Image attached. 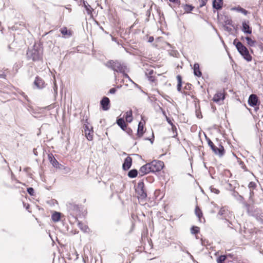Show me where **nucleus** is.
Segmentation results:
<instances>
[{
	"mask_svg": "<svg viewBox=\"0 0 263 263\" xmlns=\"http://www.w3.org/2000/svg\"><path fill=\"white\" fill-rule=\"evenodd\" d=\"M26 58L28 60L36 62H43V48L40 44L35 43L31 48L27 51Z\"/></svg>",
	"mask_w": 263,
	"mask_h": 263,
	"instance_id": "f257e3e1",
	"label": "nucleus"
},
{
	"mask_svg": "<svg viewBox=\"0 0 263 263\" xmlns=\"http://www.w3.org/2000/svg\"><path fill=\"white\" fill-rule=\"evenodd\" d=\"M66 206L68 214L75 220H77L78 217L84 216L85 211H83V207L82 205L77 204L73 202H68Z\"/></svg>",
	"mask_w": 263,
	"mask_h": 263,
	"instance_id": "f03ea898",
	"label": "nucleus"
},
{
	"mask_svg": "<svg viewBox=\"0 0 263 263\" xmlns=\"http://www.w3.org/2000/svg\"><path fill=\"white\" fill-rule=\"evenodd\" d=\"M105 65L107 67L113 70L114 72L121 73L124 78L129 79V76L125 72L127 66L124 63H122L118 61L109 60Z\"/></svg>",
	"mask_w": 263,
	"mask_h": 263,
	"instance_id": "7ed1b4c3",
	"label": "nucleus"
},
{
	"mask_svg": "<svg viewBox=\"0 0 263 263\" xmlns=\"http://www.w3.org/2000/svg\"><path fill=\"white\" fill-rule=\"evenodd\" d=\"M233 44L235 46L239 54L247 62L252 61V55L250 54L247 48L241 42H239L237 39H235L233 41Z\"/></svg>",
	"mask_w": 263,
	"mask_h": 263,
	"instance_id": "20e7f679",
	"label": "nucleus"
},
{
	"mask_svg": "<svg viewBox=\"0 0 263 263\" xmlns=\"http://www.w3.org/2000/svg\"><path fill=\"white\" fill-rule=\"evenodd\" d=\"M243 203L249 216L255 217L258 221L262 220L263 213L260 209L255 208L254 206H251L246 202H243Z\"/></svg>",
	"mask_w": 263,
	"mask_h": 263,
	"instance_id": "39448f33",
	"label": "nucleus"
},
{
	"mask_svg": "<svg viewBox=\"0 0 263 263\" xmlns=\"http://www.w3.org/2000/svg\"><path fill=\"white\" fill-rule=\"evenodd\" d=\"M205 139L208 142V145L210 147L211 149L215 155L219 156L220 157H222L225 152L224 147L221 145H219V147H217L211 140L205 136Z\"/></svg>",
	"mask_w": 263,
	"mask_h": 263,
	"instance_id": "423d86ee",
	"label": "nucleus"
},
{
	"mask_svg": "<svg viewBox=\"0 0 263 263\" xmlns=\"http://www.w3.org/2000/svg\"><path fill=\"white\" fill-rule=\"evenodd\" d=\"M136 192L138 195V198L140 200H145L147 197L146 191L145 189L144 183L143 181L138 183L136 189Z\"/></svg>",
	"mask_w": 263,
	"mask_h": 263,
	"instance_id": "0eeeda50",
	"label": "nucleus"
},
{
	"mask_svg": "<svg viewBox=\"0 0 263 263\" xmlns=\"http://www.w3.org/2000/svg\"><path fill=\"white\" fill-rule=\"evenodd\" d=\"M152 173L160 172L164 167V164L163 161L160 160H153L150 162Z\"/></svg>",
	"mask_w": 263,
	"mask_h": 263,
	"instance_id": "6e6552de",
	"label": "nucleus"
},
{
	"mask_svg": "<svg viewBox=\"0 0 263 263\" xmlns=\"http://www.w3.org/2000/svg\"><path fill=\"white\" fill-rule=\"evenodd\" d=\"M33 86L37 89H42L45 87L46 84L42 78L37 76L33 82Z\"/></svg>",
	"mask_w": 263,
	"mask_h": 263,
	"instance_id": "1a4fd4ad",
	"label": "nucleus"
},
{
	"mask_svg": "<svg viewBox=\"0 0 263 263\" xmlns=\"http://www.w3.org/2000/svg\"><path fill=\"white\" fill-rule=\"evenodd\" d=\"M149 173H152L150 162L147 163L140 168L139 171V177H141Z\"/></svg>",
	"mask_w": 263,
	"mask_h": 263,
	"instance_id": "9d476101",
	"label": "nucleus"
},
{
	"mask_svg": "<svg viewBox=\"0 0 263 263\" xmlns=\"http://www.w3.org/2000/svg\"><path fill=\"white\" fill-rule=\"evenodd\" d=\"M110 100L107 97H103L100 101V106L103 110L106 111L110 108Z\"/></svg>",
	"mask_w": 263,
	"mask_h": 263,
	"instance_id": "9b49d317",
	"label": "nucleus"
},
{
	"mask_svg": "<svg viewBox=\"0 0 263 263\" xmlns=\"http://www.w3.org/2000/svg\"><path fill=\"white\" fill-rule=\"evenodd\" d=\"M248 102L249 105L251 106H259L260 104L258 97L254 94H252L249 96Z\"/></svg>",
	"mask_w": 263,
	"mask_h": 263,
	"instance_id": "f8f14e48",
	"label": "nucleus"
},
{
	"mask_svg": "<svg viewBox=\"0 0 263 263\" xmlns=\"http://www.w3.org/2000/svg\"><path fill=\"white\" fill-rule=\"evenodd\" d=\"M241 30L246 34H251L252 33V29L249 25V22L248 21H244L242 22Z\"/></svg>",
	"mask_w": 263,
	"mask_h": 263,
	"instance_id": "ddd939ff",
	"label": "nucleus"
},
{
	"mask_svg": "<svg viewBox=\"0 0 263 263\" xmlns=\"http://www.w3.org/2000/svg\"><path fill=\"white\" fill-rule=\"evenodd\" d=\"M133 159L132 158L128 156L125 158L124 162L122 164V169L123 170L126 171L129 170L132 165Z\"/></svg>",
	"mask_w": 263,
	"mask_h": 263,
	"instance_id": "4468645a",
	"label": "nucleus"
},
{
	"mask_svg": "<svg viewBox=\"0 0 263 263\" xmlns=\"http://www.w3.org/2000/svg\"><path fill=\"white\" fill-rule=\"evenodd\" d=\"M48 159L53 167L60 168V166H62V165L59 164V162L55 159L52 154L48 155Z\"/></svg>",
	"mask_w": 263,
	"mask_h": 263,
	"instance_id": "2eb2a0df",
	"label": "nucleus"
},
{
	"mask_svg": "<svg viewBox=\"0 0 263 263\" xmlns=\"http://www.w3.org/2000/svg\"><path fill=\"white\" fill-rule=\"evenodd\" d=\"M223 3V0H213V8L217 10H220L222 8Z\"/></svg>",
	"mask_w": 263,
	"mask_h": 263,
	"instance_id": "dca6fc26",
	"label": "nucleus"
},
{
	"mask_svg": "<svg viewBox=\"0 0 263 263\" xmlns=\"http://www.w3.org/2000/svg\"><path fill=\"white\" fill-rule=\"evenodd\" d=\"M193 73L196 77H200L202 76V72L200 69L199 64L198 63H195L194 64Z\"/></svg>",
	"mask_w": 263,
	"mask_h": 263,
	"instance_id": "f3484780",
	"label": "nucleus"
},
{
	"mask_svg": "<svg viewBox=\"0 0 263 263\" xmlns=\"http://www.w3.org/2000/svg\"><path fill=\"white\" fill-rule=\"evenodd\" d=\"M225 96L223 93L221 92H218L214 96L212 100L214 102L218 103L221 100H223Z\"/></svg>",
	"mask_w": 263,
	"mask_h": 263,
	"instance_id": "a211bd4d",
	"label": "nucleus"
},
{
	"mask_svg": "<svg viewBox=\"0 0 263 263\" xmlns=\"http://www.w3.org/2000/svg\"><path fill=\"white\" fill-rule=\"evenodd\" d=\"M116 123L123 130H125V129L126 128L127 124L123 118H118L116 121Z\"/></svg>",
	"mask_w": 263,
	"mask_h": 263,
	"instance_id": "6ab92c4d",
	"label": "nucleus"
},
{
	"mask_svg": "<svg viewBox=\"0 0 263 263\" xmlns=\"http://www.w3.org/2000/svg\"><path fill=\"white\" fill-rule=\"evenodd\" d=\"M144 134V124L140 121L139 122L138 129H137V135L138 137H141Z\"/></svg>",
	"mask_w": 263,
	"mask_h": 263,
	"instance_id": "aec40b11",
	"label": "nucleus"
},
{
	"mask_svg": "<svg viewBox=\"0 0 263 263\" xmlns=\"http://www.w3.org/2000/svg\"><path fill=\"white\" fill-rule=\"evenodd\" d=\"M124 117L127 122L130 123L133 120V111L132 109L126 111Z\"/></svg>",
	"mask_w": 263,
	"mask_h": 263,
	"instance_id": "412c9836",
	"label": "nucleus"
},
{
	"mask_svg": "<svg viewBox=\"0 0 263 263\" xmlns=\"http://www.w3.org/2000/svg\"><path fill=\"white\" fill-rule=\"evenodd\" d=\"M139 172L136 168L130 170L127 173V176L130 178H135L137 177Z\"/></svg>",
	"mask_w": 263,
	"mask_h": 263,
	"instance_id": "4be33fe9",
	"label": "nucleus"
},
{
	"mask_svg": "<svg viewBox=\"0 0 263 263\" xmlns=\"http://www.w3.org/2000/svg\"><path fill=\"white\" fill-rule=\"evenodd\" d=\"M177 91L180 92H182L181 91V88L182 85V77L180 75H177Z\"/></svg>",
	"mask_w": 263,
	"mask_h": 263,
	"instance_id": "5701e85b",
	"label": "nucleus"
},
{
	"mask_svg": "<svg viewBox=\"0 0 263 263\" xmlns=\"http://www.w3.org/2000/svg\"><path fill=\"white\" fill-rule=\"evenodd\" d=\"M61 214L58 212H54L51 215V219L54 222H58L60 220Z\"/></svg>",
	"mask_w": 263,
	"mask_h": 263,
	"instance_id": "b1692460",
	"label": "nucleus"
},
{
	"mask_svg": "<svg viewBox=\"0 0 263 263\" xmlns=\"http://www.w3.org/2000/svg\"><path fill=\"white\" fill-rule=\"evenodd\" d=\"M83 6L85 8L87 13L90 14L92 13V9L91 6L88 4L86 1H83Z\"/></svg>",
	"mask_w": 263,
	"mask_h": 263,
	"instance_id": "393cba45",
	"label": "nucleus"
},
{
	"mask_svg": "<svg viewBox=\"0 0 263 263\" xmlns=\"http://www.w3.org/2000/svg\"><path fill=\"white\" fill-rule=\"evenodd\" d=\"M185 13H190L194 8V6L190 4H185L183 6Z\"/></svg>",
	"mask_w": 263,
	"mask_h": 263,
	"instance_id": "a878e982",
	"label": "nucleus"
},
{
	"mask_svg": "<svg viewBox=\"0 0 263 263\" xmlns=\"http://www.w3.org/2000/svg\"><path fill=\"white\" fill-rule=\"evenodd\" d=\"M93 133V130L92 127H90V130H89L87 133H85V135H86V138L88 140L91 141V140H92V139H93V135H92Z\"/></svg>",
	"mask_w": 263,
	"mask_h": 263,
	"instance_id": "bb28decb",
	"label": "nucleus"
},
{
	"mask_svg": "<svg viewBox=\"0 0 263 263\" xmlns=\"http://www.w3.org/2000/svg\"><path fill=\"white\" fill-rule=\"evenodd\" d=\"M232 10H236L238 12L243 13L244 15H247L248 13L247 10H246V9H243V8H242L240 6H238L237 7H233L232 8Z\"/></svg>",
	"mask_w": 263,
	"mask_h": 263,
	"instance_id": "cd10ccee",
	"label": "nucleus"
},
{
	"mask_svg": "<svg viewBox=\"0 0 263 263\" xmlns=\"http://www.w3.org/2000/svg\"><path fill=\"white\" fill-rule=\"evenodd\" d=\"M229 212L228 210H226L224 208H222L220 209L218 212V214L222 216L223 218L226 219V217L228 214V213Z\"/></svg>",
	"mask_w": 263,
	"mask_h": 263,
	"instance_id": "c85d7f7f",
	"label": "nucleus"
},
{
	"mask_svg": "<svg viewBox=\"0 0 263 263\" xmlns=\"http://www.w3.org/2000/svg\"><path fill=\"white\" fill-rule=\"evenodd\" d=\"M232 195L235 197L237 200L240 201V202H243V200H244V198L240 195L239 194L238 192L235 191H234L233 194H232Z\"/></svg>",
	"mask_w": 263,
	"mask_h": 263,
	"instance_id": "c756f323",
	"label": "nucleus"
},
{
	"mask_svg": "<svg viewBox=\"0 0 263 263\" xmlns=\"http://www.w3.org/2000/svg\"><path fill=\"white\" fill-rule=\"evenodd\" d=\"M61 33L64 35H68L69 36L72 35L70 30H68L66 27H63L60 29Z\"/></svg>",
	"mask_w": 263,
	"mask_h": 263,
	"instance_id": "7c9ffc66",
	"label": "nucleus"
},
{
	"mask_svg": "<svg viewBox=\"0 0 263 263\" xmlns=\"http://www.w3.org/2000/svg\"><path fill=\"white\" fill-rule=\"evenodd\" d=\"M245 39L247 41V43L249 46L253 47L255 46V44L256 43L255 41L252 40L249 36L245 37Z\"/></svg>",
	"mask_w": 263,
	"mask_h": 263,
	"instance_id": "2f4dec72",
	"label": "nucleus"
},
{
	"mask_svg": "<svg viewBox=\"0 0 263 263\" xmlns=\"http://www.w3.org/2000/svg\"><path fill=\"white\" fill-rule=\"evenodd\" d=\"M200 231V228L197 226H192L191 228V232L192 234H197Z\"/></svg>",
	"mask_w": 263,
	"mask_h": 263,
	"instance_id": "473e14b6",
	"label": "nucleus"
},
{
	"mask_svg": "<svg viewBox=\"0 0 263 263\" xmlns=\"http://www.w3.org/2000/svg\"><path fill=\"white\" fill-rule=\"evenodd\" d=\"M195 214L199 219L202 217V212L198 206L195 208Z\"/></svg>",
	"mask_w": 263,
	"mask_h": 263,
	"instance_id": "72a5a7b5",
	"label": "nucleus"
},
{
	"mask_svg": "<svg viewBox=\"0 0 263 263\" xmlns=\"http://www.w3.org/2000/svg\"><path fill=\"white\" fill-rule=\"evenodd\" d=\"M227 258V256L226 255H220L217 257V263H224L225 260Z\"/></svg>",
	"mask_w": 263,
	"mask_h": 263,
	"instance_id": "f704fd0d",
	"label": "nucleus"
},
{
	"mask_svg": "<svg viewBox=\"0 0 263 263\" xmlns=\"http://www.w3.org/2000/svg\"><path fill=\"white\" fill-rule=\"evenodd\" d=\"M221 174L223 176L226 177L227 178H230L232 176V174L231 172L228 170H225L223 171V172L221 173Z\"/></svg>",
	"mask_w": 263,
	"mask_h": 263,
	"instance_id": "c9c22d12",
	"label": "nucleus"
},
{
	"mask_svg": "<svg viewBox=\"0 0 263 263\" xmlns=\"http://www.w3.org/2000/svg\"><path fill=\"white\" fill-rule=\"evenodd\" d=\"M78 224L80 229L84 232H86L88 229V227L87 226H83V223L81 222H79Z\"/></svg>",
	"mask_w": 263,
	"mask_h": 263,
	"instance_id": "e433bc0d",
	"label": "nucleus"
},
{
	"mask_svg": "<svg viewBox=\"0 0 263 263\" xmlns=\"http://www.w3.org/2000/svg\"><path fill=\"white\" fill-rule=\"evenodd\" d=\"M172 130L174 134V135L172 136L173 138H176L177 136V128L175 125L172 126Z\"/></svg>",
	"mask_w": 263,
	"mask_h": 263,
	"instance_id": "4c0bfd02",
	"label": "nucleus"
},
{
	"mask_svg": "<svg viewBox=\"0 0 263 263\" xmlns=\"http://www.w3.org/2000/svg\"><path fill=\"white\" fill-rule=\"evenodd\" d=\"M256 187V184L255 182L251 181L249 183L248 187L251 190V189H254Z\"/></svg>",
	"mask_w": 263,
	"mask_h": 263,
	"instance_id": "58836bf2",
	"label": "nucleus"
},
{
	"mask_svg": "<svg viewBox=\"0 0 263 263\" xmlns=\"http://www.w3.org/2000/svg\"><path fill=\"white\" fill-rule=\"evenodd\" d=\"M27 193L31 196H33L34 193V190L33 187H29L27 189Z\"/></svg>",
	"mask_w": 263,
	"mask_h": 263,
	"instance_id": "ea45409f",
	"label": "nucleus"
},
{
	"mask_svg": "<svg viewBox=\"0 0 263 263\" xmlns=\"http://www.w3.org/2000/svg\"><path fill=\"white\" fill-rule=\"evenodd\" d=\"M86 123L84 124V127L85 133H87V132H88L89 130H90V128H89V127L88 123L87 122V119L86 120Z\"/></svg>",
	"mask_w": 263,
	"mask_h": 263,
	"instance_id": "a19ab883",
	"label": "nucleus"
},
{
	"mask_svg": "<svg viewBox=\"0 0 263 263\" xmlns=\"http://www.w3.org/2000/svg\"><path fill=\"white\" fill-rule=\"evenodd\" d=\"M152 6L146 11V16H147V18L146 19V21L148 22L149 21V17L151 15V12L152 10Z\"/></svg>",
	"mask_w": 263,
	"mask_h": 263,
	"instance_id": "79ce46f5",
	"label": "nucleus"
},
{
	"mask_svg": "<svg viewBox=\"0 0 263 263\" xmlns=\"http://www.w3.org/2000/svg\"><path fill=\"white\" fill-rule=\"evenodd\" d=\"M8 71V69H6L4 71H0V78L5 79L6 78V74L5 73V71Z\"/></svg>",
	"mask_w": 263,
	"mask_h": 263,
	"instance_id": "37998d69",
	"label": "nucleus"
},
{
	"mask_svg": "<svg viewBox=\"0 0 263 263\" xmlns=\"http://www.w3.org/2000/svg\"><path fill=\"white\" fill-rule=\"evenodd\" d=\"M146 180L149 183H153L155 179L153 176H149L146 177Z\"/></svg>",
	"mask_w": 263,
	"mask_h": 263,
	"instance_id": "c03bdc74",
	"label": "nucleus"
},
{
	"mask_svg": "<svg viewBox=\"0 0 263 263\" xmlns=\"http://www.w3.org/2000/svg\"><path fill=\"white\" fill-rule=\"evenodd\" d=\"M210 189L211 192L215 193L216 194H218L220 192V191L218 189L214 188L212 186H211L210 187Z\"/></svg>",
	"mask_w": 263,
	"mask_h": 263,
	"instance_id": "a18cd8bd",
	"label": "nucleus"
},
{
	"mask_svg": "<svg viewBox=\"0 0 263 263\" xmlns=\"http://www.w3.org/2000/svg\"><path fill=\"white\" fill-rule=\"evenodd\" d=\"M200 2L199 7L201 8L205 6L207 3L208 0H198Z\"/></svg>",
	"mask_w": 263,
	"mask_h": 263,
	"instance_id": "49530a36",
	"label": "nucleus"
},
{
	"mask_svg": "<svg viewBox=\"0 0 263 263\" xmlns=\"http://www.w3.org/2000/svg\"><path fill=\"white\" fill-rule=\"evenodd\" d=\"M227 189L229 190L230 191H233V192H234V191H235L234 187L233 186L232 184L230 183H227Z\"/></svg>",
	"mask_w": 263,
	"mask_h": 263,
	"instance_id": "de8ad7c7",
	"label": "nucleus"
},
{
	"mask_svg": "<svg viewBox=\"0 0 263 263\" xmlns=\"http://www.w3.org/2000/svg\"><path fill=\"white\" fill-rule=\"evenodd\" d=\"M192 85L190 83H186L184 87V89L186 90H191L192 89Z\"/></svg>",
	"mask_w": 263,
	"mask_h": 263,
	"instance_id": "09e8293b",
	"label": "nucleus"
},
{
	"mask_svg": "<svg viewBox=\"0 0 263 263\" xmlns=\"http://www.w3.org/2000/svg\"><path fill=\"white\" fill-rule=\"evenodd\" d=\"M127 134H128L129 135H132V133H133V130L132 129L130 128V127H128L127 126H126V128L125 129V130H124Z\"/></svg>",
	"mask_w": 263,
	"mask_h": 263,
	"instance_id": "8fccbe9b",
	"label": "nucleus"
},
{
	"mask_svg": "<svg viewBox=\"0 0 263 263\" xmlns=\"http://www.w3.org/2000/svg\"><path fill=\"white\" fill-rule=\"evenodd\" d=\"M14 44V43H12L8 46V48L10 51H14V48H13Z\"/></svg>",
	"mask_w": 263,
	"mask_h": 263,
	"instance_id": "3c124183",
	"label": "nucleus"
},
{
	"mask_svg": "<svg viewBox=\"0 0 263 263\" xmlns=\"http://www.w3.org/2000/svg\"><path fill=\"white\" fill-rule=\"evenodd\" d=\"M226 23L227 25H230L233 27H234V24H233V21L232 20H228L226 21Z\"/></svg>",
	"mask_w": 263,
	"mask_h": 263,
	"instance_id": "603ef678",
	"label": "nucleus"
},
{
	"mask_svg": "<svg viewBox=\"0 0 263 263\" xmlns=\"http://www.w3.org/2000/svg\"><path fill=\"white\" fill-rule=\"evenodd\" d=\"M153 73H154V70L151 69V70H148V72H146L145 74L147 77H148V76H152L153 74Z\"/></svg>",
	"mask_w": 263,
	"mask_h": 263,
	"instance_id": "864d4df0",
	"label": "nucleus"
},
{
	"mask_svg": "<svg viewBox=\"0 0 263 263\" xmlns=\"http://www.w3.org/2000/svg\"><path fill=\"white\" fill-rule=\"evenodd\" d=\"M171 244L177 245V246L179 247V248H180V247H181L183 246L182 243L180 241H178L177 242H173Z\"/></svg>",
	"mask_w": 263,
	"mask_h": 263,
	"instance_id": "5fc2aeb1",
	"label": "nucleus"
},
{
	"mask_svg": "<svg viewBox=\"0 0 263 263\" xmlns=\"http://www.w3.org/2000/svg\"><path fill=\"white\" fill-rule=\"evenodd\" d=\"M117 91V89L116 88H111L109 89V93H110V94H114L116 93Z\"/></svg>",
	"mask_w": 263,
	"mask_h": 263,
	"instance_id": "6e6d98bb",
	"label": "nucleus"
},
{
	"mask_svg": "<svg viewBox=\"0 0 263 263\" xmlns=\"http://www.w3.org/2000/svg\"><path fill=\"white\" fill-rule=\"evenodd\" d=\"M23 105L29 111H30V109H32L31 106L29 105H27L25 103H23Z\"/></svg>",
	"mask_w": 263,
	"mask_h": 263,
	"instance_id": "4d7b16f0",
	"label": "nucleus"
},
{
	"mask_svg": "<svg viewBox=\"0 0 263 263\" xmlns=\"http://www.w3.org/2000/svg\"><path fill=\"white\" fill-rule=\"evenodd\" d=\"M147 77V78H148V80L149 81H151V82H155V77H153V76H148V77Z\"/></svg>",
	"mask_w": 263,
	"mask_h": 263,
	"instance_id": "13d9d810",
	"label": "nucleus"
},
{
	"mask_svg": "<svg viewBox=\"0 0 263 263\" xmlns=\"http://www.w3.org/2000/svg\"><path fill=\"white\" fill-rule=\"evenodd\" d=\"M169 1L174 4H178V5L180 4V0H169Z\"/></svg>",
	"mask_w": 263,
	"mask_h": 263,
	"instance_id": "bf43d9fd",
	"label": "nucleus"
},
{
	"mask_svg": "<svg viewBox=\"0 0 263 263\" xmlns=\"http://www.w3.org/2000/svg\"><path fill=\"white\" fill-rule=\"evenodd\" d=\"M23 205H24V207L26 209V210H28L29 212H30L29 211V207H30L29 204H28V203H26L25 202H23Z\"/></svg>",
	"mask_w": 263,
	"mask_h": 263,
	"instance_id": "052dcab7",
	"label": "nucleus"
},
{
	"mask_svg": "<svg viewBox=\"0 0 263 263\" xmlns=\"http://www.w3.org/2000/svg\"><path fill=\"white\" fill-rule=\"evenodd\" d=\"M166 121L167 122V123L172 126H173V125H174L173 122H172L171 120L170 119V118H169L168 117H166Z\"/></svg>",
	"mask_w": 263,
	"mask_h": 263,
	"instance_id": "680f3d73",
	"label": "nucleus"
},
{
	"mask_svg": "<svg viewBox=\"0 0 263 263\" xmlns=\"http://www.w3.org/2000/svg\"><path fill=\"white\" fill-rule=\"evenodd\" d=\"M55 95L58 94V86L55 83H54V86L53 87Z\"/></svg>",
	"mask_w": 263,
	"mask_h": 263,
	"instance_id": "e2e57ef3",
	"label": "nucleus"
},
{
	"mask_svg": "<svg viewBox=\"0 0 263 263\" xmlns=\"http://www.w3.org/2000/svg\"><path fill=\"white\" fill-rule=\"evenodd\" d=\"M224 30L228 31V32H231L232 31V29L231 28H230L228 26H224Z\"/></svg>",
	"mask_w": 263,
	"mask_h": 263,
	"instance_id": "0e129e2a",
	"label": "nucleus"
},
{
	"mask_svg": "<svg viewBox=\"0 0 263 263\" xmlns=\"http://www.w3.org/2000/svg\"><path fill=\"white\" fill-rule=\"evenodd\" d=\"M179 249L181 251L185 252V251H187L186 249V248L183 246H182L181 247H180V248H179Z\"/></svg>",
	"mask_w": 263,
	"mask_h": 263,
	"instance_id": "69168bd1",
	"label": "nucleus"
},
{
	"mask_svg": "<svg viewBox=\"0 0 263 263\" xmlns=\"http://www.w3.org/2000/svg\"><path fill=\"white\" fill-rule=\"evenodd\" d=\"M154 40V37L152 36H151L148 37V42L149 43H152Z\"/></svg>",
	"mask_w": 263,
	"mask_h": 263,
	"instance_id": "338daca9",
	"label": "nucleus"
},
{
	"mask_svg": "<svg viewBox=\"0 0 263 263\" xmlns=\"http://www.w3.org/2000/svg\"><path fill=\"white\" fill-rule=\"evenodd\" d=\"M159 13V15H160V21H162V20H164V14L163 13H162L161 14L160 12Z\"/></svg>",
	"mask_w": 263,
	"mask_h": 263,
	"instance_id": "774afa93",
	"label": "nucleus"
}]
</instances>
